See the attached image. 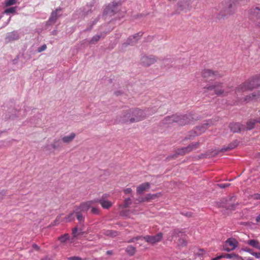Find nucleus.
Here are the masks:
<instances>
[{"label": "nucleus", "mask_w": 260, "mask_h": 260, "mask_svg": "<svg viewBox=\"0 0 260 260\" xmlns=\"http://www.w3.org/2000/svg\"><path fill=\"white\" fill-rule=\"evenodd\" d=\"M147 117L146 112L140 109H132L123 111L120 115V121L125 123L138 122Z\"/></svg>", "instance_id": "nucleus-1"}, {"label": "nucleus", "mask_w": 260, "mask_h": 260, "mask_svg": "<svg viewBox=\"0 0 260 260\" xmlns=\"http://www.w3.org/2000/svg\"><path fill=\"white\" fill-rule=\"evenodd\" d=\"M162 236L163 235L162 233H159L156 235L154 236L147 235L146 236H137L129 239L127 241V242H137V243L141 246L142 244L141 243V242L143 240H145L147 243L153 245L160 241L162 238Z\"/></svg>", "instance_id": "nucleus-2"}, {"label": "nucleus", "mask_w": 260, "mask_h": 260, "mask_svg": "<svg viewBox=\"0 0 260 260\" xmlns=\"http://www.w3.org/2000/svg\"><path fill=\"white\" fill-rule=\"evenodd\" d=\"M258 85L255 80L247 81L239 85L235 89V93L237 96L241 95L242 93L248 90L256 88Z\"/></svg>", "instance_id": "nucleus-3"}, {"label": "nucleus", "mask_w": 260, "mask_h": 260, "mask_svg": "<svg viewBox=\"0 0 260 260\" xmlns=\"http://www.w3.org/2000/svg\"><path fill=\"white\" fill-rule=\"evenodd\" d=\"M213 124L214 123L211 120L205 121L201 125L197 126L193 130L190 132V136L192 137L199 136L204 133L209 127Z\"/></svg>", "instance_id": "nucleus-4"}, {"label": "nucleus", "mask_w": 260, "mask_h": 260, "mask_svg": "<svg viewBox=\"0 0 260 260\" xmlns=\"http://www.w3.org/2000/svg\"><path fill=\"white\" fill-rule=\"evenodd\" d=\"M204 89L205 90V92L214 90L215 94L218 96H220L222 94L226 95L228 94V92L222 88V83H215L214 85H208L205 87Z\"/></svg>", "instance_id": "nucleus-5"}, {"label": "nucleus", "mask_w": 260, "mask_h": 260, "mask_svg": "<svg viewBox=\"0 0 260 260\" xmlns=\"http://www.w3.org/2000/svg\"><path fill=\"white\" fill-rule=\"evenodd\" d=\"M224 3L226 6L223 11L221 12L223 16L230 15L235 13L236 9L235 0H225Z\"/></svg>", "instance_id": "nucleus-6"}, {"label": "nucleus", "mask_w": 260, "mask_h": 260, "mask_svg": "<svg viewBox=\"0 0 260 260\" xmlns=\"http://www.w3.org/2000/svg\"><path fill=\"white\" fill-rule=\"evenodd\" d=\"M249 18L260 28V7L251 8L249 11Z\"/></svg>", "instance_id": "nucleus-7"}, {"label": "nucleus", "mask_w": 260, "mask_h": 260, "mask_svg": "<svg viewBox=\"0 0 260 260\" xmlns=\"http://www.w3.org/2000/svg\"><path fill=\"white\" fill-rule=\"evenodd\" d=\"M238 245V241L234 238H229L226 240L223 247L224 250L230 252L234 250Z\"/></svg>", "instance_id": "nucleus-8"}, {"label": "nucleus", "mask_w": 260, "mask_h": 260, "mask_svg": "<svg viewBox=\"0 0 260 260\" xmlns=\"http://www.w3.org/2000/svg\"><path fill=\"white\" fill-rule=\"evenodd\" d=\"M96 203V200L87 201L81 204L76 209H78L81 212H86L90 207H92L93 204Z\"/></svg>", "instance_id": "nucleus-9"}, {"label": "nucleus", "mask_w": 260, "mask_h": 260, "mask_svg": "<svg viewBox=\"0 0 260 260\" xmlns=\"http://www.w3.org/2000/svg\"><path fill=\"white\" fill-rule=\"evenodd\" d=\"M118 10V4L112 3L110 4L105 9L104 14L110 16L113 15Z\"/></svg>", "instance_id": "nucleus-10"}, {"label": "nucleus", "mask_w": 260, "mask_h": 260, "mask_svg": "<svg viewBox=\"0 0 260 260\" xmlns=\"http://www.w3.org/2000/svg\"><path fill=\"white\" fill-rule=\"evenodd\" d=\"M177 123L180 125H184L189 123L191 121V117L188 115H177Z\"/></svg>", "instance_id": "nucleus-11"}, {"label": "nucleus", "mask_w": 260, "mask_h": 260, "mask_svg": "<svg viewBox=\"0 0 260 260\" xmlns=\"http://www.w3.org/2000/svg\"><path fill=\"white\" fill-rule=\"evenodd\" d=\"M189 152H190L189 147L187 146L176 149L175 153L171 157L175 158L179 155H183Z\"/></svg>", "instance_id": "nucleus-12"}, {"label": "nucleus", "mask_w": 260, "mask_h": 260, "mask_svg": "<svg viewBox=\"0 0 260 260\" xmlns=\"http://www.w3.org/2000/svg\"><path fill=\"white\" fill-rule=\"evenodd\" d=\"M157 58L152 55H150L149 56H145L141 58L142 62L144 64H146V65H150L151 64L157 62Z\"/></svg>", "instance_id": "nucleus-13"}, {"label": "nucleus", "mask_w": 260, "mask_h": 260, "mask_svg": "<svg viewBox=\"0 0 260 260\" xmlns=\"http://www.w3.org/2000/svg\"><path fill=\"white\" fill-rule=\"evenodd\" d=\"M150 187V184L149 182H145L140 184L137 187V193L138 194H142L144 192L147 191Z\"/></svg>", "instance_id": "nucleus-14"}, {"label": "nucleus", "mask_w": 260, "mask_h": 260, "mask_svg": "<svg viewBox=\"0 0 260 260\" xmlns=\"http://www.w3.org/2000/svg\"><path fill=\"white\" fill-rule=\"evenodd\" d=\"M229 127L233 133H238L244 130V127L239 123H231L229 125Z\"/></svg>", "instance_id": "nucleus-15"}, {"label": "nucleus", "mask_w": 260, "mask_h": 260, "mask_svg": "<svg viewBox=\"0 0 260 260\" xmlns=\"http://www.w3.org/2000/svg\"><path fill=\"white\" fill-rule=\"evenodd\" d=\"M203 76L204 78L213 80L217 77H219L218 75L210 70H205L203 72Z\"/></svg>", "instance_id": "nucleus-16"}, {"label": "nucleus", "mask_w": 260, "mask_h": 260, "mask_svg": "<svg viewBox=\"0 0 260 260\" xmlns=\"http://www.w3.org/2000/svg\"><path fill=\"white\" fill-rule=\"evenodd\" d=\"M51 147L53 150H56L59 148L60 147V140L58 139H55L51 145H46L44 148L47 151H50Z\"/></svg>", "instance_id": "nucleus-17"}, {"label": "nucleus", "mask_w": 260, "mask_h": 260, "mask_svg": "<svg viewBox=\"0 0 260 260\" xmlns=\"http://www.w3.org/2000/svg\"><path fill=\"white\" fill-rule=\"evenodd\" d=\"M97 203L99 202L101 206L106 209H109L111 207H112L113 204L112 203L107 200H106L103 197H102L100 200H96Z\"/></svg>", "instance_id": "nucleus-18"}, {"label": "nucleus", "mask_w": 260, "mask_h": 260, "mask_svg": "<svg viewBox=\"0 0 260 260\" xmlns=\"http://www.w3.org/2000/svg\"><path fill=\"white\" fill-rule=\"evenodd\" d=\"M142 36V33L140 32L137 34L130 36L126 41L127 45H133L138 41V40Z\"/></svg>", "instance_id": "nucleus-19"}, {"label": "nucleus", "mask_w": 260, "mask_h": 260, "mask_svg": "<svg viewBox=\"0 0 260 260\" xmlns=\"http://www.w3.org/2000/svg\"><path fill=\"white\" fill-rule=\"evenodd\" d=\"M75 214L74 211L71 213L69 215L61 219V215L58 216L56 218L55 222L57 221H64L66 222H70L74 220V214Z\"/></svg>", "instance_id": "nucleus-20"}, {"label": "nucleus", "mask_w": 260, "mask_h": 260, "mask_svg": "<svg viewBox=\"0 0 260 260\" xmlns=\"http://www.w3.org/2000/svg\"><path fill=\"white\" fill-rule=\"evenodd\" d=\"M76 134L72 133L68 136H65L62 137L61 141L65 144H69L72 142L76 137Z\"/></svg>", "instance_id": "nucleus-21"}, {"label": "nucleus", "mask_w": 260, "mask_h": 260, "mask_svg": "<svg viewBox=\"0 0 260 260\" xmlns=\"http://www.w3.org/2000/svg\"><path fill=\"white\" fill-rule=\"evenodd\" d=\"M178 10L180 11L189 9V2L187 0H182L178 3Z\"/></svg>", "instance_id": "nucleus-22"}, {"label": "nucleus", "mask_w": 260, "mask_h": 260, "mask_svg": "<svg viewBox=\"0 0 260 260\" xmlns=\"http://www.w3.org/2000/svg\"><path fill=\"white\" fill-rule=\"evenodd\" d=\"M259 96H260V92L259 91L254 92L251 94H250L245 96L244 98V101H245L246 102H249L253 100L257 99Z\"/></svg>", "instance_id": "nucleus-23"}, {"label": "nucleus", "mask_w": 260, "mask_h": 260, "mask_svg": "<svg viewBox=\"0 0 260 260\" xmlns=\"http://www.w3.org/2000/svg\"><path fill=\"white\" fill-rule=\"evenodd\" d=\"M256 122L254 119L248 120L246 126L244 128V130H251L256 127Z\"/></svg>", "instance_id": "nucleus-24"}, {"label": "nucleus", "mask_w": 260, "mask_h": 260, "mask_svg": "<svg viewBox=\"0 0 260 260\" xmlns=\"http://www.w3.org/2000/svg\"><path fill=\"white\" fill-rule=\"evenodd\" d=\"M247 243L251 246L260 250V243L256 240H249L247 241Z\"/></svg>", "instance_id": "nucleus-25"}, {"label": "nucleus", "mask_w": 260, "mask_h": 260, "mask_svg": "<svg viewBox=\"0 0 260 260\" xmlns=\"http://www.w3.org/2000/svg\"><path fill=\"white\" fill-rule=\"evenodd\" d=\"M61 11L60 8H57L54 12H52L51 13V16L49 18V21L50 22H55L58 18V13Z\"/></svg>", "instance_id": "nucleus-26"}, {"label": "nucleus", "mask_w": 260, "mask_h": 260, "mask_svg": "<svg viewBox=\"0 0 260 260\" xmlns=\"http://www.w3.org/2000/svg\"><path fill=\"white\" fill-rule=\"evenodd\" d=\"M75 215L77 217V220L79 221L80 223H83L84 221V218L83 215L81 213V212L78 209H76L74 211Z\"/></svg>", "instance_id": "nucleus-27"}, {"label": "nucleus", "mask_w": 260, "mask_h": 260, "mask_svg": "<svg viewBox=\"0 0 260 260\" xmlns=\"http://www.w3.org/2000/svg\"><path fill=\"white\" fill-rule=\"evenodd\" d=\"M222 255H223V258H230V259H232L233 260L241 259V258L242 257L235 253L225 254Z\"/></svg>", "instance_id": "nucleus-28"}, {"label": "nucleus", "mask_w": 260, "mask_h": 260, "mask_svg": "<svg viewBox=\"0 0 260 260\" xmlns=\"http://www.w3.org/2000/svg\"><path fill=\"white\" fill-rule=\"evenodd\" d=\"M236 205L237 204H231L229 202H226L224 203L223 205H219L218 206L225 208L227 210H233L235 209Z\"/></svg>", "instance_id": "nucleus-29"}, {"label": "nucleus", "mask_w": 260, "mask_h": 260, "mask_svg": "<svg viewBox=\"0 0 260 260\" xmlns=\"http://www.w3.org/2000/svg\"><path fill=\"white\" fill-rule=\"evenodd\" d=\"M132 203V200L127 198L125 199L123 202V203L119 206L120 208H127L131 205Z\"/></svg>", "instance_id": "nucleus-30"}, {"label": "nucleus", "mask_w": 260, "mask_h": 260, "mask_svg": "<svg viewBox=\"0 0 260 260\" xmlns=\"http://www.w3.org/2000/svg\"><path fill=\"white\" fill-rule=\"evenodd\" d=\"M177 115H173L170 117H167L166 118V123L168 124H171L173 122L177 123Z\"/></svg>", "instance_id": "nucleus-31"}, {"label": "nucleus", "mask_w": 260, "mask_h": 260, "mask_svg": "<svg viewBox=\"0 0 260 260\" xmlns=\"http://www.w3.org/2000/svg\"><path fill=\"white\" fill-rule=\"evenodd\" d=\"M104 234L105 236H109L111 237H114L118 235V233L117 231L106 230L104 232Z\"/></svg>", "instance_id": "nucleus-32"}, {"label": "nucleus", "mask_w": 260, "mask_h": 260, "mask_svg": "<svg viewBox=\"0 0 260 260\" xmlns=\"http://www.w3.org/2000/svg\"><path fill=\"white\" fill-rule=\"evenodd\" d=\"M125 251L128 255H133L136 253V249L135 247L129 245L126 248Z\"/></svg>", "instance_id": "nucleus-33"}, {"label": "nucleus", "mask_w": 260, "mask_h": 260, "mask_svg": "<svg viewBox=\"0 0 260 260\" xmlns=\"http://www.w3.org/2000/svg\"><path fill=\"white\" fill-rule=\"evenodd\" d=\"M200 145L199 142H194L188 145L190 152L197 149Z\"/></svg>", "instance_id": "nucleus-34"}, {"label": "nucleus", "mask_w": 260, "mask_h": 260, "mask_svg": "<svg viewBox=\"0 0 260 260\" xmlns=\"http://www.w3.org/2000/svg\"><path fill=\"white\" fill-rule=\"evenodd\" d=\"M100 38H101V36L100 35L94 36L92 38V39L90 40V41H89V43L92 44H95V43H96L98 41H99Z\"/></svg>", "instance_id": "nucleus-35"}, {"label": "nucleus", "mask_w": 260, "mask_h": 260, "mask_svg": "<svg viewBox=\"0 0 260 260\" xmlns=\"http://www.w3.org/2000/svg\"><path fill=\"white\" fill-rule=\"evenodd\" d=\"M69 239V236L68 234H64L63 235L61 236L60 237L58 238L59 240L61 243H64L66 241H67V240Z\"/></svg>", "instance_id": "nucleus-36"}, {"label": "nucleus", "mask_w": 260, "mask_h": 260, "mask_svg": "<svg viewBox=\"0 0 260 260\" xmlns=\"http://www.w3.org/2000/svg\"><path fill=\"white\" fill-rule=\"evenodd\" d=\"M16 8L15 7H11L5 10L4 14L13 13L15 12Z\"/></svg>", "instance_id": "nucleus-37"}, {"label": "nucleus", "mask_w": 260, "mask_h": 260, "mask_svg": "<svg viewBox=\"0 0 260 260\" xmlns=\"http://www.w3.org/2000/svg\"><path fill=\"white\" fill-rule=\"evenodd\" d=\"M17 0H7L5 2L6 6H10L13 5L16 3Z\"/></svg>", "instance_id": "nucleus-38"}, {"label": "nucleus", "mask_w": 260, "mask_h": 260, "mask_svg": "<svg viewBox=\"0 0 260 260\" xmlns=\"http://www.w3.org/2000/svg\"><path fill=\"white\" fill-rule=\"evenodd\" d=\"M182 233V231L179 229H175L172 233V236L174 237L179 236V234Z\"/></svg>", "instance_id": "nucleus-39"}, {"label": "nucleus", "mask_w": 260, "mask_h": 260, "mask_svg": "<svg viewBox=\"0 0 260 260\" xmlns=\"http://www.w3.org/2000/svg\"><path fill=\"white\" fill-rule=\"evenodd\" d=\"M91 211L92 213L95 214H99L100 212L99 208L95 207H92Z\"/></svg>", "instance_id": "nucleus-40"}, {"label": "nucleus", "mask_w": 260, "mask_h": 260, "mask_svg": "<svg viewBox=\"0 0 260 260\" xmlns=\"http://www.w3.org/2000/svg\"><path fill=\"white\" fill-rule=\"evenodd\" d=\"M220 188H223L228 187L230 185L229 183H221L217 185Z\"/></svg>", "instance_id": "nucleus-41"}, {"label": "nucleus", "mask_w": 260, "mask_h": 260, "mask_svg": "<svg viewBox=\"0 0 260 260\" xmlns=\"http://www.w3.org/2000/svg\"><path fill=\"white\" fill-rule=\"evenodd\" d=\"M151 199H153V198L151 197H148V194H147V196L145 197L144 199H141V200H139V202H145L146 201H148Z\"/></svg>", "instance_id": "nucleus-42"}, {"label": "nucleus", "mask_w": 260, "mask_h": 260, "mask_svg": "<svg viewBox=\"0 0 260 260\" xmlns=\"http://www.w3.org/2000/svg\"><path fill=\"white\" fill-rule=\"evenodd\" d=\"M46 48H47L46 45H43L42 46H41L40 47L38 48V51L39 52H41L45 50L46 49Z\"/></svg>", "instance_id": "nucleus-43"}, {"label": "nucleus", "mask_w": 260, "mask_h": 260, "mask_svg": "<svg viewBox=\"0 0 260 260\" xmlns=\"http://www.w3.org/2000/svg\"><path fill=\"white\" fill-rule=\"evenodd\" d=\"M123 192L125 194H131L132 189L131 188H126L123 189Z\"/></svg>", "instance_id": "nucleus-44"}, {"label": "nucleus", "mask_w": 260, "mask_h": 260, "mask_svg": "<svg viewBox=\"0 0 260 260\" xmlns=\"http://www.w3.org/2000/svg\"><path fill=\"white\" fill-rule=\"evenodd\" d=\"M68 260H82V258L80 257L79 256H71L68 257Z\"/></svg>", "instance_id": "nucleus-45"}, {"label": "nucleus", "mask_w": 260, "mask_h": 260, "mask_svg": "<svg viewBox=\"0 0 260 260\" xmlns=\"http://www.w3.org/2000/svg\"><path fill=\"white\" fill-rule=\"evenodd\" d=\"M234 147H235L234 146H233L231 144L225 148H223L222 149V151H228V150L233 149Z\"/></svg>", "instance_id": "nucleus-46"}, {"label": "nucleus", "mask_w": 260, "mask_h": 260, "mask_svg": "<svg viewBox=\"0 0 260 260\" xmlns=\"http://www.w3.org/2000/svg\"><path fill=\"white\" fill-rule=\"evenodd\" d=\"M179 243H180V245H181V246H185L187 243L186 241L183 239H180Z\"/></svg>", "instance_id": "nucleus-47"}, {"label": "nucleus", "mask_w": 260, "mask_h": 260, "mask_svg": "<svg viewBox=\"0 0 260 260\" xmlns=\"http://www.w3.org/2000/svg\"><path fill=\"white\" fill-rule=\"evenodd\" d=\"M251 254L257 258H260V252H251Z\"/></svg>", "instance_id": "nucleus-48"}, {"label": "nucleus", "mask_w": 260, "mask_h": 260, "mask_svg": "<svg viewBox=\"0 0 260 260\" xmlns=\"http://www.w3.org/2000/svg\"><path fill=\"white\" fill-rule=\"evenodd\" d=\"M14 112L15 116L18 117H20V115L19 114V110L15 109V110H14Z\"/></svg>", "instance_id": "nucleus-49"}, {"label": "nucleus", "mask_w": 260, "mask_h": 260, "mask_svg": "<svg viewBox=\"0 0 260 260\" xmlns=\"http://www.w3.org/2000/svg\"><path fill=\"white\" fill-rule=\"evenodd\" d=\"M77 228H75L72 230V234L74 235V237H76L77 236L76 233L77 232Z\"/></svg>", "instance_id": "nucleus-50"}, {"label": "nucleus", "mask_w": 260, "mask_h": 260, "mask_svg": "<svg viewBox=\"0 0 260 260\" xmlns=\"http://www.w3.org/2000/svg\"><path fill=\"white\" fill-rule=\"evenodd\" d=\"M253 198L255 200H260V194H254L253 196Z\"/></svg>", "instance_id": "nucleus-51"}, {"label": "nucleus", "mask_w": 260, "mask_h": 260, "mask_svg": "<svg viewBox=\"0 0 260 260\" xmlns=\"http://www.w3.org/2000/svg\"><path fill=\"white\" fill-rule=\"evenodd\" d=\"M254 119L255 120L256 124L258 123L260 124V116Z\"/></svg>", "instance_id": "nucleus-52"}, {"label": "nucleus", "mask_w": 260, "mask_h": 260, "mask_svg": "<svg viewBox=\"0 0 260 260\" xmlns=\"http://www.w3.org/2000/svg\"><path fill=\"white\" fill-rule=\"evenodd\" d=\"M221 258H223V255H221L220 256L216 257L213 258L212 260H218V259H221Z\"/></svg>", "instance_id": "nucleus-53"}, {"label": "nucleus", "mask_w": 260, "mask_h": 260, "mask_svg": "<svg viewBox=\"0 0 260 260\" xmlns=\"http://www.w3.org/2000/svg\"><path fill=\"white\" fill-rule=\"evenodd\" d=\"M32 247H33L35 249H36V250H39V247L37 245H36V244H33V245H32Z\"/></svg>", "instance_id": "nucleus-54"}, {"label": "nucleus", "mask_w": 260, "mask_h": 260, "mask_svg": "<svg viewBox=\"0 0 260 260\" xmlns=\"http://www.w3.org/2000/svg\"><path fill=\"white\" fill-rule=\"evenodd\" d=\"M148 196L153 197V199H154L157 197V195L156 194H148Z\"/></svg>", "instance_id": "nucleus-55"}, {"label": "nucleus", "mask_w": 260, "mask_h": 260, "mask_svg": "<svg viewBox=\"0 0 260 260\" xmlns=\"http://www.w3.org/2000/svg\"><path fill=\"white\" fill-rule=\"evenodd\" d=\"M255 220H256V222H258V223L260 222V214L256 217Z\"/></svg>", "instance_id": "nucleus-56"}, {"label": "nucleus", "mask_w": 260, "mask_h": 260, "mask_svg": "<svg viewBox=\"0 0 260 260\" xmlns=\"http://www.w3.org/2000/svg\"><path fill=\"white\" fill-rule=\"evenodd\" d=\"M107 253L108 254H111L112 253V251H108L107 252Z\"/></svg>", "instance_id": "nucleus-57"}, {"label": "nucleus", "mask_w": 260, "mask_h": 260, "mask_svg": "<svg viewBox=\"0 0 260 260\" xmlns=\"http://www.w3.org/2000/svg\"><path fill=\"white\" fill-rule=\"evenodd\" d=\"M247 251L249 252L250 254H251V252H252L251 250H250V249L247 250Z\"/></svg>", "instance_id": "nucleus-58"}]
</instances>
